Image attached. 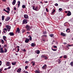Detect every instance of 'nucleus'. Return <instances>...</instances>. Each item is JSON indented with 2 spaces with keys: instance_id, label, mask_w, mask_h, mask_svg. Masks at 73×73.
I'll return each instance as SVG.
<instances>
[{
  "instance_id": "obj_1",
  "label": "nucleus",
  "mask_w": 73,
  "mask_h": 73,
  "mask_svg": "<svg viewBox=\"0 0 73 73\" xmlns=\"http://www.w3.org/2000/svg\"><path fill=\"white\" fill-rule=\"evenodd\" d=\"M6 27L8 31V32H9L11 30V26H9V25H6Z\"/></svg>"
},
{
  "instance_id": "obj_2",
  "label": "nucleus",
  "mask_w": 73,
  "mask_h": 73,
  "mask_svg": "<svg viewBox=\"0 0 73 73\" xmlns=\"http://www.w3.org/2000/svg\"><path fill=\"white\" fill-rule=\"evenodd\" d=\"M0 52L1 53H4L3 48H1V44H0Z\"/></svg>"
},
{
  "instance_id": "obj_3",
  "label": "nucleus",
  "mask_w": 73,
  "mask_h": 73,
  "mask_svg": "<svg viewBox=\"0 0 73 73\" xmlns=\"http://www.w3.org/2000/svg\"><path fill=\"white\" fill-rule=\"evenodd\" d=\"M27 23L28 22L27 19H24L23 21V24H27Z\"/></svg>"
},
{
  "instance_id": "obj_4",
  "label": "nucleus",
  "mask_w": 73,
  "mask_h": 73,
  "mask_svg": "<svg viewBox=\"0 0 73 73\" xmlns=\"http://www.w3.org/2000/svg\"><path fill=\"white\" fill-rule=\"evenodd\" d=\"M72 15V13H71V12L70 11H68V13L67 14V15L68 16H70Z\"/></svg>"
},
{
  "instance_id": "obj_5",
  "label": "nucleus",
  "mask_w": 73,
  "mask_h": 73,
  "mask_svg": "<svg viewBox=\"0 0 73 73\" xmlns=\"http://www.w3.org/2000/svg\"><path fill=\"white\" fill-rule=\"evenodd\" d=\"M73 44H71V45L69 44H68L67 46H66L68 48H69V46L70 47V46H73Z\"/></svg>"
},
{
  "instance_id": "obj_6",
  "label": "nucleus",
  "mask_w": 73,
  "mask_h": 73,
  "mask_svg": "<svg viewBox=\"0 0 73 73\" xmlns=\"http://www.w3.org/2000/svg\"><path fill=\"white\" fill-rule=\"evenodd\" d=\"M26 28L28 31H29L30 30V26L27 25H26Z\"/></svg>"
},
{
  "instance_id": "obj_7",
  "label": "nucleus",
  "mask_w": 73,
  "mask_h": 73,
  "mask_svg": "<svg viewBox=\"0 0 73 73\" xmlns=\"http://www.w3.org/2000/svg\"><path fill=\"white\" fill-rule=\"evenodd\" d=\"M21 68H19L17 70V73H20V72H21Z\"/></svg>"
},
{
  "instance_id": "obj_8",
  "label": "nucleus",
  "mask_w": 73,
  "mask_h": 73,
  "mask_svg": "<svg viewBox=\"0 0 73 73\" xmlns=\"http://www.w3.org/2000/svg\"><path fill=\"white\" fill-rule=\"evenodd\" d=\"M29 41V38H27L25 40V42L26 43H28Z\"/></svg>"
},
{
  "instance_id": "obj_9",
  "label": "nucleus",
  "mask_w": 73,
  "mask_h": 73,
  "mask_svg": "<svg viewBox=\"0 0 73 73\" xmlns=\"http://www.w3.org/2000/svg\"><path fill=\"white\" fill-rule=\"evenodd\" d=\"M9 20H10V17H8L6 19H5V21H9Z\"/></svg>"
},
{
  "instance_id": "obj_10",
  "label": "nucleus",
  "mask_w": 73,
  "mask_h": 73,
  "mask_svg": "<svg viewBox=\"0 0 73 73\" xmlns=\"http://www.w3.org/2000/svg\"><path fill=\"white\" fill-rule=\"evenodd\" d=\"M17 50H16V52H19V50H20V49H19V48H20V46H17Z\"/></svg>"
},
{
  "instance_id": "obj_11",
  "label": "nucleus",
  "mask_w": 73,
  "mask_h": 73,
  "mask_svg": "<svg viewBox=\"0 0 73 73\" xmlns=\"http://www.w3.org/2000/svg\"><path fill=\"white\" fill-rule=\"evenodd\" d=\"M46 65L45 64L44 66L43 67H42V68L43 69H46Z\"/></svg>"
},
{
  "instance_id": "obj_12",
  "label": "nucleus",
  "mask_w": 73,
  "mask_h": 73,
  "mask_svg": "<svg viewBox=\"0 0 73 73\" xmlns=\"http://www.w3.org/2000/svg\"><path fill=\"white\" fill-rule=\"evenodd\" d=\"M24 17L25 19H28V16L27 15H24Z\"/></svg>"
},
{
  "instance_id": "obj_13",
  "label": "nucleus",
  "mask_w": 73,
  "mask_h": 73,
  "mask_svg": "<svg viewBox=\"0 0 73 73\" xmlns=\"http://www.w3.org/2000/svg\"><path fill=\"white\" fill-rule=\"evenodd\" d=\"M34 10L35 11H38V10H39L38 9V7H37V6H36V7H35Z\"/></svg>"
},
{
  "instance_id": "obj_14",
  "label": "nucleus",
  "mask_w": 73,
  "mask_h": 73,
  "mask_svg": "<svg viewBox=\"0 0 73 73\" xmlns=\"http://www.w3.org/2000/svg\"><path fill=\"white\" fill-rule=\"evenodd\" d=\"M66 32H67V33H69V32H70V29H67L66 30Z\"/></svg>"
},
{
  "instance_id": "obj_15",
  "label": "nucleus",
  "mask_w": 73,
  "mask_h": 73,
  "mask_svg": "<svg viewBox=\"0 0 73 73\" xmlns=\"http://www.w3.org/2000/svg\"><path fill=\"white\" fill-rule=\"evenodd\" d=\"M16 62H12L11 64L12 65H15L16 64Z\"/></svg>"
},
{
  "instance_id": "obj_16",
  "label": "nucleus",
  "mask_w": 73,
  "mask_h": 73,
  "mask_svg": "<svg viewBox=\"0 0 73 73\" xmlns=\"http://www.w3.org/2000/svg\"><path fill=\"white\" fill-rule=\"evenodd\" d=\"M61 36H65L66 35L63 33H61Z\"/></svg>"
},
{
  "instance_id": "obj_17",
  "label": "nucleus",
  "mask_w": 73,
  "mask_h": 73,
  "mask_svg": "<svg viewBox=\"0 0 73 73\" xmlns=\"http://www.w3.org/2000/svg\"><path fill=\"white\" fill-rule=\"evenodd\" d=\"M9 35L10 36H14V34L13 32H10L9 33Z\"/></svg>"
},
{
  "instance_id": "obj_18",
  "label": "nucleus",
  "mask_w": 73,
  "mask_h": 73,
  "mask_svg": "<svg viewBox=\"0 0 73 73\" xmlns=\"http://www.w3.org/2000/svg\"><path fill=\"white\" fill-rule=\"evenodd\" d=\"M7 50H8L7 49L5 48L4 49V53H7Z\"/></svg>"
},
{
  "instance_id": "obj_19",
  "label": "nucleus",
  "mask_w": 73,
  "mask_h": 73,
  "mask_svg": "<svg viewBox=\"0 0 73 73\" xmlns=\"http://www.w3.org/2000/svg\"><path fill=\"white\" fill-rule=\"evenodd\" d=\"M12 4L13 5H15V4H16V0H14V1H13Z\"/></svg>"
},
{
  "instance_id": "obj_20",
  "label": "nucleus",
  "mask_w": 73,
  "mask_h": 73,
  "mask_svg": "<svg viewBox=\"0 0 73 73\" xmlns=\"http://www.w3.org/2000/svg\"><path fill=\"white\" fill-rule=\"evenodd\" d=\"M6 65H7V66H9V65H10V63L9 62H7L6 63Z\"/></svg>"
},
{
  "instance_id": "obj_21",
  "label": "nucleus",
  "mask_w": 73,
  "mask_h": 73,
  "mask_svg": "<svg viewBox=\"0 0 73 73\" xmlns=\"http://www.w3.org/2000/svg\"><path fill=\"white\" fill-rule=\"evenodd\" d=\"M6 38H7V37L5 36H3V39L4 40V41H6Z\"/></svg>"
},
{
  "instance_id": "obj_22",
  "label": "nucleus",
  "mask_w": 73,
  "mask_h": 73,
  "mask_svg": "<svg viewBox=\"0 0 73 73\" xmlns=\"http://www.w3.org/2000/svg\"><path fill=\"white\" fill-rule=\"evenodd\" d=\"M7 29L4 28V31H3L4 33H6V32H7Z\"/></svg>"
},
{
  "instance_id": "obj_23",
  "label": "nucleus",
  "mask_w": 73,
  "mask_h": 73,
  "mask_svg": "<svg viewBox=\"0 0 73 73\" xmlns=\"http://www.w3.org/2000/svg\"><path fill=\"white\" fill-rule=\"evenodd\" d=\"M17 32H18V33H20V28H17Z\"/></svg>"
},
{
  "instance_id": "obj_24",
  "label": "nucleus",
  "mask_w": 73,
  "mask_h": 73,
  "mask_svg": "<svg viewBox=\"0 0 73 73\" xmlns=\"http://www.w3.org/2000/svg\"><path fill=\"white\" fill-rule=\"evenodd\" d=\"M28 37H29V40L30 41H32V36L31 35H29L28 36Z\"/></svg>"
},
{
  "instance_id": "obj_25",
  "label": "nucleus",
  "mask_w": 73,
  "mask_h": 73,
  "mask_svg": "<svg viewBox=\"0 0 73 73\" xmlns=\"http://www.w3.org/2000/svg\"><path fill=\"white\" fill-rule=\"evenodd\" d=\"M36 52L37 54H40V50H36Z\"/></svg>"
},
{
  "instance_id": "obj_26",
  "label": "nucleus",
  "mask_w": 73,
  "mask_h": 73,
  "mask_svg": "<svg viewBox=\"0 0 73 73\" xmlns=\"http://www.w3.org/2000/svg\"><path fill=\"white\" fill-rule=\"evenodd\" d=\"M31 46H35V44L34 43H32L31 44Z\"/></svg>"
},
{
  "instance_id": "obj_27",
  "label": "nucleus",
  "mask_w": 73,
  "mask_h": 73,
  "mask_svg": "<svg viewBox=\"0 0 73 73\" xmlns=\"http://www.w3.org/2000/svg\"><path fill=\"white\" fill-rule=\"evenodd\" d=\"M35 73H40V72L39 71L36 70L35 71Z\"/></svg>"
},
{
  "instance_id": "obj_28",
  "label": "nucleus",
  "mask_w": 73,
  "mask_h": 73,
  "mask_svg": "<svg viewBox=\"0 0 73 73\" xmlns=\"http://www.w3.org/2000/svg\"><path fill=\"white\" fill-rule=\"evenodd\" d=\"M49 36L51 37H53V36H54V35L53 34H50L49 35Z\"/></svg>"
},
{
  "instance_id": "obj_29",
  "label": "nucleus",
  "mask_w": 73,
  "mask_h": 73,
  "mask_svg": "<svg viewBox=\"0 0 73 73\" xmlns=\"http://www.w3.org/2000/svg\"><path fill=\"white\" fill-rule=\"evenodd\" d=\"M6 9H7L8 11H10V9L9 7H8Z\"/></svg>"
},
{
  "instance_id": "obj_30",
  "label": "nucleus",
  "mask_w": 73,
  "mask_h": 73,
  "mask_svg": "<svg viewBox=\"0 0 73 73\" xmlns=\"http://www.w3.org/2000/svg\"><path fill=\"white\" fill-rule=\"evenodd\" d=\"M2 20H3H3H4V16H2Z\"/></svg>"
},
{
  "instance_id": "obj_31",
  "label": "nucleus",
  "mask_w": 73,
  "mask_h": 73,
  "mask_svg": "<svg viewBox=\"0 0 73 73\" xmlns=\"http://www.w3.org/2000/svg\"><path fill=\"white\" fill-rule=\"evenodd\" d=\"M67 55H64V58H67Z\"/></svg>"
},
{
  "instance_id": "obj_32",
  "label": "nucleus",
  "mask_w": 73,
  "mask_h": 73,
  "mask_svg": "<svg viewBox=\"0 0 73 73\" xmlns=\"http://www.w3.org/2000/svg\"><path fill=\"white\" fill-rule=\"evenodd\" d=\"M18 3L17 4V5L18 6H19L20 5V1H18Z\"/></svg>"
},
{
  "instance_id": "obj_33",
  "label": "nucleus",
  "mask_w": 73,
  "mask_h": 73,
  "mask_svg": "<svg viewBox=\"0 0 73 73\" xmlns=\"http://www.w3.org/2000/svg\"><path fill=\"white\" fill-rule=\"evenodd\" d=\"M1 42L2 44H4V40H1Z\"/></svg>"
},
{
  "instance_id": "obj_34",
  "label": "nucleus",
  "mask_w": 73,
  "mask_h": 73,
  "mask_svg": "<svg viewBox=\"0 0 73 73\" xmlns=\"http://www.w3.org/2000/svg\"><path fill=\"white\" fill-rule=\"evenodd\" d=\"M25 30H24V29H22V33H24V32H25Z\"/></svg>"
},
{
  "instance_id": "obj_35",
  "label": "nucleus",
  "mask_w": 73,
  "mask_h": 73,
  "mask_svg": "<svg viewBox=\"0 0 73 73\" xmlns=\"http://www.w3.org/2000/svg\"><path fill=\"white\" fill-rule=\"evenodd\" d=\"M32 63L33 64L32 65L33 66H34L35 65V62H33Z\"/></svg>"
},
{
  "instance_id": "obj_36",
  "label": "nucleus",
  "mask_w": 73,
  "mask_h": 73,
  "mask_svg": "<svg viewBox=\"0 0 73 73\" xmlns=\"http://www.w3.org/2000/svg\"><path fill=\"white\" fill-rule=\"evenodd\" d=\"M22 7L23 8H25V5H22Z\"/></svg>"
},
{
  "instance_id": "obj_37",
  "label": "nucleus",
  "mask_w": 73,
  "mask_h": 73,
  "mask_svg": "<svg viewBox=\"0 0 73 73\" xmlns=\"http://www.w3.org/2000/svg\"><path fill=\"white\" fill-rule=\"evenodd\" d=\"M7 47V44H5L4 45V46H3V48H6V47Z\"/></svg>"
},
{
  "instance_id": "obj_38",
  "label": "nucleus",
  "mask_w": 73,
  "mask_h": 73,
  "mask_svg": "<svg viewBox=\"0 0 73 73\" xmlns=\"http://www.w3.org/2000/svg\"><path fill=\"white\" fill-rule=\"evenodd\" d=\"M45 56L44 55H42L41 56V57H42V58H43L44 57H45Z\"/></svg>"
},
{
  "instance_id": "obj_39",
  "label": "nucleus",
  "mask_w": 73,
  "mask_h": 73,
  "mask_svg": "<svg viewBox=\"0 0 73 73\" xmlns=\"http://www.w3.org/2000/svg\"><path fill=\"white\" fill-rule=\"evenodd\" d=\"M44 58H45V60H47V59H48V57H47V56H44Z\"/></svg>"
},
{
  "instance_id": "obj_40",
  "label": "nucleus",
  "mask_w": 73,
  "mask_h": 73,
  "mask_svg": "<svg viewBox=\"0 0 73 73\" xmlns=\"http://www.w3.org/2000/svg\"><path fill=\"white\" fill-rule=\"evenodd\" d=\"M28 66H26L25 67V69H28Z\"/></svg>"
},
{
  "instance_id": "obj_41",
  "label": "nucleus",
  "mask_w": 73,
  "mask_h": 73,
  "mask_svg": "<svg viewBox=\"0 0 73 73\" xmlns=\"http://www.w3.org/2000/svg\"><path fill=\"white\" fill-rule=\"evenodd\" d=\"M62 10V8H60L59 9V11H61Z\"/></svg>"
},
{
  "instance_id": "obj_42",
  "label": "nucleus",
  "mask_w": 73,
  "mask_h": 73,
  "mask_svg": "<svg viewBox=\"0 0 73 73\" xmlns=\"http://www.w3.org/2000/svg\"><path fill=\"white\" fill-rule=\"evenodd\" d=\"M14 11H15L16 10V7H15L13 8Z\"/></svg>"
},
{
  "instance_id": "obj_43",
  "label": "nucleus",
  "mask_w": 73,
  "mask_h": 73,
  "mask_svg": "<svg viewBox=\"0 0 73 73\" xmlns=\"http://www.w3.org/2000/svg\"><path fill=\"white\" fill-rule=\"evenodd\" d=\"M54 5H55V6L57 7V6H58V4H57V3H55L54 4Z\"/></svg>"
},
{
  "instance_id": "obj_44",
  "label": "nucleus",
  "mask_w": 73,
  "mask_h": 73,
  "mask_svg": "<svg viewBox=\"0 0 73 73\" xmlns=\"http://www.w3.org/2000/svg\"><path fill=\"white\" fill-rule=\"evenodd\" d=\"M11 66H9V67H8L7 69H11Z\"/></svg>"
},
{
  "instance_id": "obj_45",
  "label": "nucleus",
  "mask_w": 73,
  "mask_h": 73,
  "mask_svg": "<svg viewBox=\"0 0 73 73\" xmlns=\"http://www.w3.org/2000/svg\"><path fill=\"white\" fill-rule=\"evenodd\" d=\"M43 34H46V31H43Z\"/></svg>"
},
{
  "instance_id": "obj_46",
  "label": "nucleus",
  "mask_w": 73,
  "mask_h": 73,
  "mask_svg": "<svg viewBox=\"0 0 73 73\" xmlns=\"http://www.w3.org/2000/svg\"><path fill=\"white\" fill-rule=\"evenodd\" d=\"M33 10H35V7L34 6H33Z\"/></svg>"
},
{
  "instance_id": "obj_47",
  "label": "nucleus",
  "mask_w": 73,
  "mask_h": 73,
  "mask_svg": "<svg viewBox=\"0 0 73 73\" xmlns=\"http://www.w3.org/2000/svg\"><path fill=\"white\" fill-rule=\"evenodd\" d=\"M52 50L53 51H56L57 50V49H53V48H52Z\"/></svg>"
},
{
  "instance_id": "obj_48",
  "label": "nucleus",
  "mask_w": 73,
  "mask_h": 73,
  "mask_svg": "<svg viewBox=\"0 0 73 73\" xmlns=\"http://www.w3.org/2000/svg\"><path fill=\"white\" fill-rule=\"evenodd\" d=\"M22 51H23V52H26V50L25 49H24L22 50Z\"/></svg>"
},
{
  "instance_id": "obj_49",
  "label": "nucleus",
  "mask_w": 73,
  "mask_h": 73,
  "mask_svg": "<svg viewBox=\"0 0 73 73\" xmlns=\"http://www.w3.org/2000/svg\"><path fill=\"white\" fill-rule=\"evenodd\" d=\"M5 12H7V13H9V11L8 10H6Z\"/></svg>"
},
{
  "instance_id": "obj_50",
  "label": "nucleus",
  "mask_w": 73,
  "mask_h": 73,
  "mask_svg": "<svg viewBox=\"0 0 73 73\" xmlns=\"http://www.w3.org/2000/svg\"><path fill=\"white\" fill-rule=\"evenodd\" d=\"M46 11L47 12H49V11H48V9L47 8H46Z\"/></svg>"
},
{
  "instance_id": "obj_51",
  "label": "nucleus",
  "mask_w": 73,
  "mask_h": 73,
  "mask_svg": "<svg viewBox=\"0 0 73 73\" xmlns=\"http://www.w3.org/2000/svg\"><path fill=\"white\" fill-rule=\"evenodd\" d=\"M54 48H57V47L56 46H53Z\"/></svg>"
},
{
  "instance_id": "obj_52",
  "label": "nucleus",
  "mask_w": 73,
  "mask_h": 73,
  "mask_svg": "<svg viewBox=\"0 0 73 73\" xmlns=\"http://www.w3.org/2000/svg\"><path fill=\"white\" fill-rule=\"evenodd\" d=\"M2 64V63H1V61H0V66H1Z\"/></svg>"
},
{
  "instance_id": "obj_53",
  "label": "nucleus",
  "mask_w": 73,
  "mask_h": 73,
  "mask_svg": "<svg viewBox=\"0 0 73 73\" xmlns=\"http://www.w3.org/2000/svg\"><path fill=\"white\" fill-rule=\"evenodd\" d=\"M26 64H28V61H26L25 62Z\"/></svg>"
},
{
  "instance_id": "obj_54",
  "label": "nucleus",
  "mask_w": 73,
  "mask_h": 73,
  "mask_svg": "<svg viewBox=\"0 0 73 73\" xmlns=\"http://www.w3.org/2000/svg\"><path fill=\"white\" fill-rule=\"evenodd\" d=\"M53 12H56V10H55V9H54L53 11Z\"/></svg>"
},
{
  "instance_id": "obj_55",
  "label": "nucleus",
  "mask_w": 73,
  "mask_h": 73,
  "mask_svg": "<svg viewBox=\"0 0 73 73\" xmlns=\"http://www.w3.org/2000/svg\"><path fill=\"white\" fill-rule=\"evenodd\" d=\"M4 2H5L6 1V0H2Z\"/></svg>"
},
{
  "instance_id": "obj_56",
  "label": "nucleus",
  "mask_w": 73,
  "mask_h": 73,
  "mask_svg": "<svg viewBox=\"0 0 73 73\" xmlns=\"http://www.w3.org/2000/svg\"><path fill=\"white\" fill-rule=\"evenodd\" d=\"M70 21H71V22H72V21H73V19H71Z\"/></svg>"
},
{
  "instance_id": "obj_57",
  "label": "nucleus",
  "mask_w": 73,
  "mask_h": 73,
  "mask_svg": "<svg viewBox=\"0 0 73 73\" xmlns=\"http://www.w3.org/2000/svg\"><path fill=\"white\" fill-rule=\"evenodd\" d=\"M65 13H68V11H65Z\"/></svg>"
},
{
  "instance_id": "obj_58",
  "label": "nucleus",
  "mask_w": 73,
  "mask_h": 73,
  "mask_svg": "<svg viewBox=\"0 0 73 73\" xmlns=\"http://www.w3.org/2000/svg\"><path fill=\"white\" fill-rule=\"evenodd\" d=\"M44 3H48V1H44Z\"/></svg>"
},
{
  "instance_id": "obj_59",
  "label": "nucleus",
  "mask_w": 73,
  "mask_h": 73,
  "mask_svg": "<svg viewBox=\"0 0 73 73\" xmlns=\"http://www.w3.org/2000/svg\"><path fill=\"white\" fill-rule=\"evenodd\" d=\"M3 11H5V12H6V10H5V9H3Z\"/></svg>"
},
{
  "instance_id": "obj_60",
  "label": "nucleus",
  "mask_w": 73,
  "mask_h": 73,
  "mask_svg": "<svg viewBox=\"0 0 73 73\" xmlns=\"http://www.w3.org/2000/svg\"><path fill=\"white\" fill-rule=\"evenodd\" d=\"M2 71V69H0V72H1Z\"/></svg>"
},
{
  "instance_id": "obj_61",
  "label": "nucleus",
  "mask_w": 73,
  "mask_h": 73,
  "mask_svg": "<svg viewBox=\"0 0 73 73\" xmlns=\"http://www.w3.org/2000/svg\"><path fill=\"white\" fill-rule=\"evenodd\" d=\"M7 69H8L7 68H5V69H4V70H7Z\"/></svg>"
},
{
  "instance_id": "obj_62",
  "label": "nucleus",
  "mask_w": 73,
  "mask_h": 73,
  "mask_svg": "<svg viewBox=\"0 0 73 73\" xmlns=\"http://www.w3.org/2000/svg\"><path fill=\"white\" fill-rule=\"evenodd\" d=\"M42 40L43 41H45V39H43Z\"/></svg>"
},
{
  "instance_id": "obj_63",
  "label": "nucleus",
  "mask_w": 73,
  "mask_h": 73,
  "mask_svg": "<svg viewBox=\"0 0 73 73\" xmlns=\"http://www.w3.org/2000/svg\"><path fill=\"white\" fill-rule=\"evenodd\" d=\"M40 3H41V4H43V3H42V2H40Z\"/></svg>"
},
{
  "instance_id": "obj_64",
  "label": "nucleus",
  "mask_w": 73,
  "mask_h": 73,
  "mask_svg": "<svg viewBox=\"0 0 73 73\" xmlns=\"http://www.w3.org/2000/svg\"><path fill=\"white\" fill-rule=\"evenodd\" d=\"M25 73H28V72L27 71H25Z\"/></svg>"
}]
</instances>
